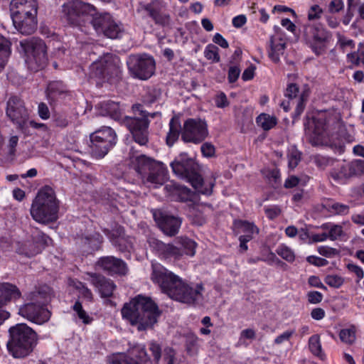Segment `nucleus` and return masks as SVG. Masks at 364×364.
I'll list each match as a JSON object with an SVG mask.
<instances>
[{
	"label": "nucleus",
	"instance_id": "37998d69",
	"mask_svg": "<svg viewBox=\"0 0 364 364\" xmlns=\"http://www.w3.org/2000/svg\"><path fill=\"white\" fill-rule=\"evenodd\" d=\"M311 161L321 169H324L328 166H332L334 163V160L333 159L320 154L311 156Z\"/></svg>",
	"mask_w": 364,
	"mask_h": 364
},
{
	"label": "nucleus",
	"instance_id": "412c9836",
	"mask_svg": "<svg viewBox=\"0 0 364 364\" xmlns=\"http://www.w3.org/2000/svg\"><path fill=\"white\" fill-rule=\"evenodd\" d=\"M132 355L139 358V361L134 360L124 353H116L109 356L107 360L109 364H143L149 360V357L144 347L138 346L132 351Z\"/></svg>",
	"mask_w": 364,
	"mask_h": 364
},
{
	"label": "nucleus",
	"instance_id": "58836bf2",
	"mask_svg": "<svg viewBox=\"0 0 364 364\" xmlns=\"http://www.w3.org/2000/svg\"><path fill=\"white\" fill-rule=\"evenodd\" d=\"M309 348L310 351L316 356L323 358L324 354L322 352L319 336L317 334L311 336L309 339Z\"/></svg>",
	"mask_w": 364,
	"mask_h": 364
},
{
	"label": "nucleus",
	"instance_id": "4c0bfd02",
	"mask_svg": "<svg viewBox=\"0 0 364 364\" xmlns=\"http://www.w3.org/2000/svg\"><path fill=\"white\" fill-rule=\"evenodd\" d=\"M65 92L63 85L60 82H50L47 87V95L49 99L55 100Z\"/></svg>",
	"mask_w": 364,
	"mask_h": 364
},
{
	"label": "nucleus",
	"instance_id": "423d86ee",
	"mask_svg": "<svg viewBox=\"0 0 364 364\" xmlns=\"http://www.w3.org/2000/svg\"><path fill=\"white\" fill-rule=\"evenodd\" d=\"M170 165L176 175L187 180L198 192L205 195L212 193L211 188H203V179L199 173V166L187 154H179Z\"/></svg>",
	"mask_w": 364,
	"mask_h": 364
},
{
	"label": "nucleus",
	"instance_id": "49530a36",
	"mask_svg": "<svg viewBox=\"0 0 364 364\" xmlns=\"http://www.w3.org/2000/svg\"><path fill=\"white\" fill-rule=\"evenodd\" d=\"M289 167L294 168L297 166L301 161V152L295 147H291L289 149L288 153Z\"/></svg>",
	"mask_w": 364,
	"mask_h": 364
},
{
	"label": "nucleus",
	"instance_id": "bf43d9fd",
	"mask_svg": "<svg viewBox=\"0 0 364 364\" xmlns=\"http://www.w3.org/2000/svg\"><path fill=\"white\" fill-rule=\"evenodd\" d=\"M306 260L309 263L317 267H323L328 264V260H326V259L316 256H309L306 258Z\"/></svg>",
	"mask_w": 364,
	"mask_h": 364
},
{
	"label": "nucleus",
	"instance_id": "79ce46f5",
	"mask_svg": "<svg viewBox=\"0 0 364 364\" xmlns=\"http://www.w3.org/2000/svg\"><path fill=\"white\" fill-rule=\"evenodd\" d=\"M199 338L194 334H189L186 337V349L188 355L193 356L197 354L198 350Z\"/></svg>",
	"mask_w": 364,
	"mask_h": 364
},
{
	"label": "nucleus",
	"instance_id": "f704fd0d",
	"mask_svg": "<svg viewBox=\"0 0 364 364\" xmlns=\"http://www.w3.org/2000/svg\"><path fill=\"white\" fill-rule=\"evenodd\" d=\"M325 134V127L322 122H318L315 124L314 132L309 136V141L314 146H318L323 143Z\"/></svg>",
	"mask_w": 364,
	"mask_h": 364
},
{
	"label": "nucleus",
	"instance_id": "774afa93",
	"mask_svg": "<svg viewBox=\"0 0 364 364\" xmlns=\"http://www.w3.org/2000/svg\"><path fill=\"white\" fill-rule=\"evenodd\" d=\"M343 8L342 0H332L329 4V11L332 13L338 12Z\"/></svg>",
	"mask_w": 364,
	"mask_h": 364
},
{
	"label": "nucleus",
	"instance_id": "052dcab7",
	"mask_svg": "<svg viewBox=\"0 0 364 364\" xmlns=\"http://www.w3.org/2000/svg\"><path fill=\"white\" fill-rule=\"evenodd\" d=\"M38 113L42 119H48L50 117V110L47 105L44 102L39 103L38 106Z\"/></svg>",
	"mask_w": 364,
	"mask_h": 364
},
{
	"label": "nucleus",
	"instance_id": "a211bd4d",
	"mask_svg": "<svg viewBox=\"0 0 364 364\" xmlns=\"http://www.w3.org/2000/svg\"><path fill=\"white\" fill-rule=\"evenodd\" d=\"M137 12L142 16H147L152 18L154 23L162 27H171V18L168 14L162 11L160 4L156 1L149 4L140 3Z\"/></svg>",
	"mask_w": 364,
	"mask_h": 364
},
{
	"label": "nucleus",
	"instance_id": "f8f14e48",
	"mask_svg": "<svg viewBox=\"0 0 364 364\" xmlns=\"http://www.w3.org/2000/svg\"><path fill=\"white\" fill-rule=\"evenodd\" d=\"M152 269L151 279L172 299V292L177 291L183 281L160 264H153Z\"/></svg>",
	"mask_w": 364,
	"mask_h": 364
},
{
	"label": "nucleus",
	"instance_id": "b1692460",
	"mask_svg": "<svg viewBox=\"0 0 364 364\" xmlns=\"http://www.w3.org/2000/svg\"><path fill=\"white\" fill-rule=\"evenodd\" d=\"M86 274L89 277L87 280L97 289L102 297H110L112 295L116 286L111 279L96 273L87 272Z\"/></svg>",
	"mask_w": 364,
	"mask_h": 364
},
{
	"label": "nucleus",
	"instance_id": "c85d7f7f",
	"mask_svg": "<svg viewBox=\"0 0 364 364\" xmlns=\"http://www.w3.org/2000/svg\"><path fill=\"white\" fill-rule=\"evenodd\" d=\"M132 163L134 166V169L136 171L143 176L146 173V171H149L154 166L158 164L159 162H157L151 158L146 156L144 154H140L138 156H134V154L130 156Z\"/></svg>",
	"mask_w": 364,
	"mask_h": 364
},
{
	"label": "nucleus",
	"instance_id": "f257e3e1",
	"mask_svg": "<svg viewBox=\"0 0 364 364\" xmlns=\"http://www.w3.org/2000/svg\"><path fill=\"white\" fill-rule=\"evenodd\" d=\"M100 113L103 116H109L114 120L122 119V124L132 133L134 141L140 145H145L148 141V117H154L156 113L149 114L143 109L140 104L132 105L133 116L122 117V110L119 103L113 101L102 102L99 105Z\"/></svg>",
	"mask_w": 364,
	"mask_h": 364
},
{
	"label": "nucleus",
	"instance_id": "dca6fc26",
	"mask_svg": "<svg viewBox=\"0 0 364 364\" xmlns=\"http://www.w3.org/2000/svg\"><path fill=\"white\" fill-rule=\"evenodd\" d=\"M204 287L201 284L190 285L184 282L177 291L172 292V299L188 305L196 304L203 299Z\"/></svg>",
	"mask_w": 364,
	"mask_h": 364
},
{
	"label": "nucleus",
	"instance_id": "473e14b6",
	"mask_svg": "<svg viewBox=\"0 0 364 364\" xmlns=\"http://www.w3.org/2000/svg\"><path fill=\"white\" fill-rule=\"evenodd\" d=\"M176 245L182 251V257L184 255L193 257L196 254L197 243L187 237H180L176 239Z\"/></svg>",
	"mask_w": 364,
	"mask_h": 364
},
{
	"label": "nucleus",
	"instance_id": "393cba45",
	"mask_svg": "<svg viewBox=\"0 0 364 364\" xmlns=\"http://www.w3.org/2000/svg\"><path fill=\"white\" fill-rule=\"evenodd\" d=\"M32 237L35 243L34 245H31L30 242L25 244V247L28 248L25 252V255L28 257H33L40 253L42 249L48 246L51 240L48 236L38 229H35L32 232Z\"/></svg>",
	"mask_w": 364,
	"mask_h": 364
},
{
	"label": "nucleus",
	"instance_id": "6e6d98bb",
	"mask_svg": "<svg viewBox=\"0 0 364 364\" xmlns=\"http://www.w3.org/2000/svg\"><path fill=\"white\" fill-rule=\"evenodd\" d=\"M309 95L307 92H304L297 100L296 112L300 114L304 109L306 102L307 101Z\"/></svg>",
	"mask_w": 364,
	"mask_h": 364
},
{
	"label": "nucleus",
	"instance_id": "8fccbe9b",
	"mask_svg": "<svg viewBox=\"0 0 364 364\" xmlns=\"http://www.w3.org/2000/svg\"><path fill=\"white\" fill-rule=\"evenodd\" d=\"M324 282L331 287L339 288L343 285L344 279L338 275L330 274L325 277Z\"/></svg>",
	"mask_w": 364,
	"mask_h": 364
},
{
	"label": "nucleus",
	"instance_id": "e433bc0d",
	"mask_svg": "<svg viewBox=\"0 0 364 364\" xmlns=\"http://www.w3.org/2000/svg\"><path fill=\"white\" fill-rule=\"evenodd\" d=\"M285 48V43L281 42L275 44L273 38L272 37L270 39V50L269 52V57L273 62L278 63L279 61L280 55L284 53Z\"/></svg>",
	"mask_w": 364,
	"mask_h": 364
},
{
	"label": "nucleus",
	"instance_id": "f3484780",
	"mask_svg": "<svg viewBox=\"0 0 364 364\" xmlns=\"http://www.w3.org/2000/svg\"><path fill=\"white\" fill-rule=\"evenodd\" d=\"M153 217L161 231L168 236L176 235L181 228L182 220L159 209L152 211Z\"/></svg>",
	"mask_w": 364,
	"mask_h": 364
},
{
	"label": "nucleus",
	"instance_id": "4be33fe9",
	"mask_svg": "<svg viewBox=\"0 0 364 364\" xmlns=\"http://www.w3.org/2000/svg\"><path fill=\"white\" fill-rule=\"evenodd\" d=\"M97 264L110 275L124 276L128 272L127 264L122 259L113 256L101 257Z\"/></svg>",
	"mask_w": 364,
	"mask_h": 364
},
{
	"label": "nucleus",
	"instance_id": "5fc2aeb1",
	"mask_svg": "<svg viewBox=\"0 0 364 364\" xmlns=\"http://www.w3.org/2000/svg\"><path fill=\"white\" fill-rule=\"evenodd\" d=\"M294 334V330L286 331L279 336H277L274 341V343L277 345H280L285 341H288Z\"/></svg>",
	"mask_w": 364,
	"mask_h": 364
},
{
	"label": "nucleus",
	"instance_id": "4d7b16f0",
	"mask_svg": "<svg viewBox=\"0 0 364 364\" xmlns=\"http://www.w3.org/2000/svg\"><path fill=\"white\" fill-rule=\"evenodd\" d=\"M323 10L318 5L312 6L308 12V18L310 21L318 19L320 18Z\"/></svg>",
	"mask_w": 364,
	"mask_h": 364
},
{
	"label": "nucleus",
	"instance_id": "bb28decb",
	"mask_svg": "<svg viewBox=\"0 0 364 364\" xmlns=\"http://www.w3.org/2000/svg\"><path fill=\"white\" fill-rule=\"evenodd\" d=\"M154 247L157 250L159 254L164 258H174L175 259H180L182 258V251L181 247L172 244H166L159 240L154 242Z\"/></svg>",
	"mask_w": 364,
	"mask_h": 364
},
{
	"label": "nucleus",
	"instance_id": "f03ea898",
	"mask_svg": "<svg viewBox=\"0 0 364 364\" xmlns=\"http://www.w3.org/2000/svg\"><path fill=\"white\" fill-rule=\"evenodd\" d=\"M156 304L150 297L138 295L122 309V315L139 331L151 328L161 315Z\"/></svg>",
	"mask_w": 364,
	"mask_h": 364
},
{
	"label": "nucleus",
	"instance_id": "09e8293b",
	"mask_svg": "<svg viewBox=\"0 0 364 364\" xmlns=\"http://www.w3.org/2000/svg\"><path fill=\"white\" fill-rule=\"evenodd\" d=\"M278 255L282 257L288 262H293L295 259L294 252L288 247L281 245L276 250Z\"/></svg>",
	"mask_w": 364,
	"mask_h": 364
},
{
	"label": "nucleus",
	"instance_id": "9b49d317",
	"mask_svg": "<svg viewBox=\"0 0 364 364\" xmlns=\"http://www.w3.org/2000/svg\"><path fill=\"white\" fill-rule=\"evenodd\" d=\"M127 65L131 75L137 79L146 80L155 72V60L147 54L132 55L129 57Z\"/></svg>",
	"mask_w": 364,
	"mask_h": 364
},
{
	"label": "nucleus",
	"instance_id": "cd10ccee",
	"mask_svg": "<svg viewBox=\"0 0 364 364\" xmlns=\"http://www.w3.org/2000/svg\"><path fill=\"white\" fill-rule=\"evenodd\" d=\"M149 171L146 182L155 187L162 185L167 178V171L162 163L156 164Z\"/></svg>",
	"mask_w": 364,
	"mask_h": 364
},
{
	"label": "nucleus",
	"instance_id": "6e6552de",
	"mask_svg": "<svg viewBox=\"0 0 364 364\" xmlns=\"http://www.w3.org/2000/svg\"><path fill=\"white\" fill-rule=\"evenodd\" d=\"M25 54V63L31 71L37 72L44 68L48 62L46 46L39 38H32L21 42Z\"/></svg>",
	"mask_w": 364,
	"mask_h": 364
},
{
	"label": "nucleus",
	"instance_id": "c756f323",
	"mask_svg": "<svg viewBox=\"0 0 364 364\" xmlns=\"http://www.w3.org/2000/svg\"><path fill=\"white\" fill-rule=\"evenodd\" d=\"M21 296L18 289L10 283L0 284V304L6 305L9 302Z\"/></svg>",
	"mask_w": 364,
	"mask_h": 364
},
{
	"label": "nucleus",
	"instance_id": "20e7f679",
	"mask_svg": "<svg viewBox=\"0 0 364 364\" xmlns=\"http://www.w3.org/2000/svg\"><path fill=\"white\" fill-rule=\"evenodd\" d=\"M9 339L6 346L15 358H23L30 355L37 345V334L25 323H18L9 329Z\"/></svg>",
	"mask_w": 364,
	"mask_h": 364
},
{
	"label": "nucleus",
	"instance_id": "72a5a7b5",
	"mask_svg": "<svg viewBox=\"0 0 364 364\" xmlns=\"http://www.w3.org/2000/svg\"><path fill=\"white\" fill-rule=\"evenodd\" d=\"M235 226L239 230V232L244 233L243 235H250L253 237V235L259 233V229L254 223L246 220H235Z\"/></svg>",
	"mask_w": 364,
	"mask_h": 364
},
{
	"label": "nucleus",
	"instance_id": "7ed1b4c3",
	"mask_svg": "<svg viewBox=\"0 0 364 364\" xmlns=\"http://www.w3.org/2000/svg\"><path fill=\"white\" fill-rule=\"evenodd\" d=\"M58 211L59 200L54 190L48 186L41 188L31 206L30 213L32 218L37 223L48 224L58 220Z\"/></svg>",
	"mask_w": 364,
	"mask_h": 364
},
{
	"label": "nucleus",
	"instance_id": "2f4dec72",
	"mask_svg": "<svg viewBox=\"0 0 364 364\" xmlns=\"http://www.w3.org/2000/svg\"><path fill=\"white\" fill-rule=\"evenodd\" d=\"M183 127H181L179 119L173 117L169 122V131L166 136V144L168 146H172L178 139L180 134H182Z\"/></svg>",
	"mask_w": 364,
	"mask_h": 364
},
{
	"label": "nucleus",
	"instance_id": "69168bd1",
	"mask_svg": "<svg viewBox=\"0 0 364 364\" xmlns=\"http://www.w3.org/2000/svg\"><path fill=\"white\" fill-rule=\"evenodd\" d=\"M240 70L237 66H232L229 68L228 79L230 83L235 82L239 77Z\"/></svg>",
	"mask_w": 364,
	"mask_h": 364
},
{
	"label": "nucleus",
	"instance_id": "a878e982",
	"mask_svg": "<svg viewBox=\"0 0 364 364\" xmlns=\"http://www.w3.org/2000/svg\"><path fill=\"white\" fill-rule=\"evenodd\" d=\"M149 351L153 356V362L155 364H159L161 355H163V364H173L176 359L175 350L169 347L164 348L163 353H161V346L154 342L149 344Z\"/></svg>",
	"mask_w": 364,
	"mask_h": 364
},
{
	"label": "nucleus",
	"instance_id": "1a4fd4ad",
	"mask_svg": "<svg viewBox=\"0 0 364 364\" xmlns=\"http://www.w3.org/2000/svg\"><path fill=\"white\" fill-rule=\"evenodd\" d=\"M117 135L109 127H103L90 134L91 155L96 159L103 158L116 144Z\"/></svg>",
	"mask_w": 364,
	"mask_h": 364
},
{
	"label": "nucleus",
	"instance_id": "0e129e2a",
	"mask_svg": "<svg viewBox=\"0 0 364 364\" xmlns=\"http://www.w3.org/2000/svg\"><path fill=\"white\" fill-rule=\"evenodd\" d=\"M215 102L216 106L220 108H224L229 105L228 100L224 92H220L216 96Z\"/></svg>",
	"mask_w": 364,
	"mask_h": 364
},
{
	"label": "nucleus",
	"instance_id": "9d476101",
	"mask_svg": "<svg viewBox=\"0 0 364 364\" xmlns=\"http://www.w3.org/2000/svg\"><path fill=\"white\" fill-rule=\"evenodd\" d=\"M121 73L119 59L112 54H106L90 66L91 77L109 80L118 77Z\"/></svg>",
	"mask_w": 364,
	"mask_h": 364
},
{
	"label": "nucleus",
	"instance_id": "3c124183",
	"mask_svg": "<svg viewBox=\"0 0 364 364\" xmlns=\"http://www.w3.org/2000/svg\"><path fill=\"white\" fill-rule=\"evenodd\" d=\"M92 250H97L100 247L102 242V237L99 234H95L92 237H86L84 241Z\"/></svg>",
	"mask_w": 364,
	"mask_h": 364
},
{
	"label": "nucleus",
	"instance_id": "e2e57ef3",
	"mask_svg": "<svg viewBox=\"0 0 364 364\" xmlns=\"http://www.w3.org/2000/svg\"><path fill=\"white\" fill-rule=\"evenodd\" d=\"M299 92V87L296 84L291 83L289 84L285 92V96L289 99H293L297 96V93Z\"/></svg>",
	"mask_w": 364,
	"mask_h": 364
},
{
	"label": "nucleus",
	"instance_id": "ea45409f",
	"mask_svg": "<svg viewBox=\"0 0 364 364\" xmlns=\"http://www.w3.org/2000/svg\"><path fill=\"white\" fill-rule=\"evenodd\" d=\"M9 41L0 36V71L4 68L6 61L9 56Z\"/></svg>",
	"mask_w": 364,
	"mask_h": 364
},
{
	"label": "nucleus",
	"instance_id": "c9c22d12",
	"mask_svg": "<svg viewBox=\"0 0 364 364\" xmlns=\"http://www.w3.org/2000/svg\"><path fill=\"white\" fill-rule=\"evenodd\" d=\"M256 122L259 127L264 131L272 129L277 123V119L274 116L262 113L256 118Z\"/></svg>",
	"mask_w": 364,
	"mask_h": 364
},
{
	"label": "nucleus",
	"instance_id": "7c9ffc66",
	"mask_svg": "<svg viewBox=\"0 0 364 364\" xmlns=\"http://www.w3.org/2000/svg\"><path fill=\"white\" fill-rule=\"evenodd\" d=\"M53 296V291L50 287L43 286L31 294V300L44 307L51 301Z\"/></svg>",
	"mask_w": 364,
	"mask_h": 364
},
{
	"label": "nucleus",
	"instance_id": "13d9d810",
	"mask_svg": "<svg viewBox=\"0 0 364 364\" xmlns=\"http://www.w3.org/2000/svg\"><path fill=\"white\" fill-rule=\"evenodd\" d=\"M318 252L320 255L326 257H331L332 256L338 254V250L336 249L327 246H321L318 247Z\"/></svg>",
	"mask_w": 364,
	"mask_h": 364
},
{
	"label": "nucleus",
	"instance_id": "6ab92c4d",
	"mask_svg": "<svg viewBox=\"0 0 364 364\" xmlns=\"http://www.w3.org/2000/svg\"><path fill=\"white\" fill-rule=\"evenodd\" d=\"M304 33L307 39L314 41L311 47L319 55L323 50V43L330 37L329 33L320 23H309L304 26Z\"/></svg>",
	"mask_w": 364,
	"mask_h": 364
},
{
	"label": "nucleus",
	"instance_id": "338daca9",
	"mask_svg": "<svg viewBox=\"0 0 364 364\" xmlns=\"http://www.w3.org/2000/svg\"><path fill=\"white\" fill-rule=\"evenodd\" d=\"M202 154L205 157H211L215 154V147L210 143H204L200 147Z\"/></svg>",
	"mask_w": 364,
	"mask_h": 364
},
{
	"label": "nucleus",
	"instance_id": "39448f33",
	"mask_svg": "<svg viewBox=\"0 0 364 364\" xmlns=\"http://www.w3.org/2000/svg\"><path fill=\"white\" fill-rule=\"evenodd\" d=\"M37 11L36 0H12L10 11L16 29L22 34L33 33L37 26Z\"/></svg>",
	"mask_w": 364,
	"mask_h": 364
},
{
	"label": "nucleus",
	"instance_id": "aec40b11",
	"mask_svg": "<svg viewBox=\"0 0 364 364\" xmlns=\"http://www.w3.org/2000/svg\"><path fill=\"white\" fill-rule=\"evenodd\" d=\"M18 314L28 321L37 324L47 322L50 317V312L46 308L33 301L22 306L19 309Z\"/></svg>",
	"mask_w": 364,
	"mask_h": 364
},
{
	"label": "nucleus",
	"instance_id": "ddd939ff",
	"mask_svg": "<svg viewBox=\"0 0 364 364\" xmlns=\"http://www.w3.org/2000/svg\"><path fill=\"white\" fill-rule=\"evenodd\" d=\"M91 24L97 33H102L109 38H119L123 33L122 25L108 13L97 14Z\"/></svg>",
	"mask_w": 364,
	"mask_h": 364
},
{
	"label": "nucleus",
	"instance_id": "a19ab883",
	"mask_svg": "<svg viewBox=\"0 0 364 364\" xmlns=\"http://www.w3.org/2000/svg\"><path fill=\"white\" fill-rule=\"evenodd\" d=\"M324 207L333 214L346 215L349 211L348 205L333 201H327Z\"/></svg>",
	"mask_w": 364,
	"mask_h": 364
},
{
	"label": "nucleus",
	"instance_id": "a18cd8bd",
	"mask_svg": "<svg viewBox=\"0 0 364 364\" xmlns=\"http://www.w3.org/2000/svg\"><path fill=\"white\" fill-rule=\"evenodd\" d=\"M204 55L208 60L218 63L220 61L218 48L213 44H208L204 50Z\"/></svg>",
	"mask_w": 364,
	"mask_h": 364
},
{
	"label": "nucleus",
	"instance_id": "4468645a",
	"mask_svg": "<svg viewBox=\"0 0 364 364\" xmlns=\"http://www.w3.org/2000/svg\"><path fill=\"white\" fill-rule=\"evenodd\" d=\"M207 124L200 119H188L182 129V140L185 143L199 144L208 136Z\"/></svg>",
	"mask_w": 364,
	"mask_h": 364
},
{
	"label": "nucleus",
	"instance_id": "0eeeda50",
	"mask_svg": "<svg viewBox=\"0 0 364 364\" xmlns=\"http://www.w3.org/2000/svg\"><path fill=\"white\" fill-rule=\"evenodd\" d=\"M62 18L69 26L82 30L97 15L95 7L81 0H70L62 6Z\"/></svg>",
	"mask_w": 364,
	"mask_h": 364
},
{
	"label": "nucleus",
	"instance_id": "680f3d73",
	"mask_svg": "<svg viewBox=\"0 0 364 364\" xmlns=\"http://www.w3.org/2000/svg\"><path fill=\"white\" fill-rule=\"evenodd\" d=\"M308 301L311 304H318L323 299V294L316 291H309L307 294Z\"/></svg>",
	"mask_w": 364,
	"mask_h": 364
},
{
	"label": "nucleus",
	"instance_id": "c03bdc74",
	"mask_svg": "<svg viewBox=\"0 0 364 364\" xmlns=\"http://www.w3.org/2000/svg\"><path fill=\"white\" fill-rule=\"evenodd\" d=\"M73 310L77 313V316L85 324H89L92 321L87 312L83 309L82 304L77 301L73 306Z\"/></svg>",
	"mask_w": 364,
	"mask_h": 364
},
{
	"label": "nucleus",
	"instance_id": "5701e85b",
	"mask_svg": "<svg viewBox=\"0 0 364 364\" xmlns=\"http://www.w3.org/2000/svg\"><path fill=\"white\" fill-rule=\"evenodd\" d=\"M356 161L342 163L334 166L330 171L331 177L337 183H345L350 177L358 175Z\"/></svg>",
	"mask_w": 364,
	"mask_h": 364
},
{
	"label": "nucleus",
	"instance_id": "de8ad7c7",
	"mask_svg": "<svg viewBox=\"0 0 364 364\" xmlns=\"http://www.w3.org/2000/svg\"><path fill=\"white\" fill-rule=\"evenodd\" d=\"M328 239L332 241L341 240L345 235L343 227L340 225L333 224L330 231L327 233Z\"/></svg>",
	"mask_w": 364,
	"mask_h": 364
},
{
	"label": "nucleus",
	"instance_id": "864d4df0",
	"mask_svg": "<svg viewBox=\"0 0 364 364\" xmlns=\"http://www.w3.org/2000/svg\"><path fill=\"white\" fill-rule=\"evenodd\" d=\"M161 95V92L159 90L153 88L151 90H149L146 95L144 97V102L152 104L154 103Z\"/></svg>",
	"mask_w": 364,
	"mask_h": 364
},
{
	"label": "nucleus",
	"instance_id": "603ef678",
	"mask_svg": "<svg viewBox=\"0 0 364 364\" xmlns=\"http://www.w3.org/2000/svg\"><path fill=\"white\" fill-rule=\"evenodd\" d=\"M339 337L343 342L353 343L355 339V331L349 328L342 329Z\"/></svg>",
	"mask_w": 364,
	"mask_h": 364
},
{
	"label": "nucleus",
	"instance_id": "2eb2a0df",
	"mask_svg": "<svg viewBox=\"0 0 364 364\" xmlns=\"http://www.w3.org/2000/svg\"><path fill=\"white\" fill-rule=\"evenodd\" d=\"M6 114L18 128L22 129L27 122L29 114L23 100L11 96L6 103Z\"/></svg>",
	"mask_w": 364,
	"mask_h": 364
}]
</instances>
